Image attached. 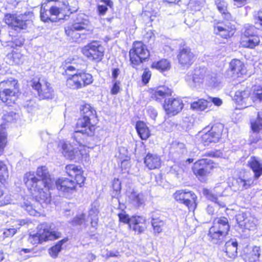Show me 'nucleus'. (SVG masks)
<instances>
[{"instance_id": "45", "label": "nucleus", "mask_w": 262, "mask_h": 262, "mask_svg": "<svg viewBox=\"0 0 262 262\" xmlns=\"http://www.w3.org/2000/svg\"><path fill=\"white\" fill-rule=\"evenodd\" d=\"M8 58L10 59V64H18L22 62L23 55L19 52H13L7 55Z\"/></svg>"}, {"instance_id": "35", "label": "nucleus", "mask_w": 262, "mask_h": 262, "mask_svg": "<svg viewBox=\"0 0 262 262\" xmlns=\"http://www.w3.org/2000/svg\"><path fill=\"white\" fill-rule=\"evenodd\" d=\"M171 95V91L168 88L162 86L157 89L154 93V97L157 101L161 102L163 99L166 98Z\"/></svg>"}, {"instance_id": "14", "label": "nucleus", "mask_w": 262, "mask_h": 262, "mask_svg": "<svg viewBox=\"0 0 262 262\" xmlns=\"http://www.w3.org/2000/svg\"><path fill=\"white\" fill-rule=\"evenodd\" d=\"M25 14L16 16L15 15L7 14L4 17L5 22L15 30L25 29L27 28L29 23V20L24 19Z\"/></svg>"}, {"instance_id": "48", "label": "nucleus", "mask_w": 262, "mask_h": 262, "mask_svg": "<svg viewBox=\"0 0 262 262\" xmlns=\"http://www.w3.org/2000/svg\"><path fill=\"white\" fill-rule=\"evenodd\" d=\"M98 211L97 209H91L89 211L88 217L91 220V226L96 228L97 226L98 221Z\"/></svg>"}, {"instance_id": "60", "label": "nucleus", "mask_w": 262, "mask_h": 262, "mask_svg": "<svg viewBox=\"0 0 262 262\" xmlns=\"http://www.w3.org/2000/svg\"><path fill=\"white\" fill-rule=\"evenodd\" d=\"M107 10L106 5H99L98 6V11L100 15H104Z\"/></svg>"}, {"instance_id": "37", "label": "nucleus", "mask_w": 262, "mask_h": 262, "mask_svg": "<svg viewBox=\"0 0 262 262\" xmlns=\"http://www.w3.org/2000/svg\"><path fill=\"white\" fill-rule=\"evenodd\" d=\"M52 18L51 6H48L47 4H43L40 9L41 19L45 22L49 20L52 21Z\"/></svg>"}, {"instance_id": "31", "label": "nucleus", "mask_w": 262, "mask_h": 262, "mask_svg": "<svg viewBox=\"0 0 262 262\" xmlns=\"http://www.w3.org/2000/svg\"><path fill=\"white\" fill-rule=\"evenodd\" d=\"M215 5L217 10L222 14L224 19L227 20L232 19V16L227 10V3L225 0H216Z\"/></svg>"}, {"instance_id": "42", "label": "nucleus", "mask_w": 262, "mask_h": 262, "mask_svg": "<svg viewBox=\"0 0 262 262\" xmlns=\"http://www.w3.org/2000/svg\"><path fill=\"white\" fill-rule=\"evenodd\" d=\"M68 241V238H64L59 241L54 246H53L49 250L50 255L53 258L56 257L61 250L62 245Z\"/></svg>"}, {"instance_id": "18", "label": "nucleus", "mask_w": 262, "mask_h": 262, "mask_svg": "<svg viewBox=\"0 0 262 262\" xmlns=\"http://www.w3.org/2000/svg\"><path fill=\"white\" fill-rule=\"evenodd\" d=\"M51 11L52 12V21L56 22L61 19H66V16H69L70 14L76 10H72L69 6L65 3L62 7H57L56 6H51Z\"/></svg>"}, {"instance_id": "32", "label": "nucleus", "mask_w": 262, "mask_h": 262, "mask_svg": "<svg viewBox=\"0 0 262 262\" xmlns=\"http://www.w3.org/2000/svg\"><path fill=\"white\" fill-rule=\"evenodd\" d=\"M136 129L137 132L142 140H146L148 139L150 135V131L146 125V124L142 121H138L136 125Z\"/></svg>"}, {"instance_id": "36", "label": "nucleus", "mask_w": 262, "mask_h": 262, "mask_svg": "<svg viewBox=\"0 0 262 262\" xmlns=\"http://www.w3.org/2000/svg\"><path fill=\"white\" fill-rule=\"evenodd\" d=\"M250 124L254 133H259L262 130V114L258 112L256 119H251Z\"/></svg>"}, {"instance_id": "40", "label": "nucleus", "mask_w": 262, "mask_h": 262, "mask_svg": "<svg viewBox=\"0 0 262 262\" xmlns=\"http://www.w3.org/2000/svg\"><path fill=\"white\" fill-rule=\"evenodd\" d=\"M235 183L237 186L236 188L233 189L234 191H242L250 188L253 183V181L251 180H245L238 178L235 180Z\"/></svg>"}, {"instance_id": "44", "label": "nucleus", "mask_w": 262, "mask_h": 262, "mask_svg": "<svg viewBox=\"0 0 262 262\" xmlns=\"http://www.w3.org/2000/svg\"><path fill=\"white\" fill-rule=\"evenodd\" d=\"M251 99L253 101H262V86L260 85L254 86L253 88Z\"/></svg>"}, {"instance_id": "61", "label": "nucleus", "mask_w": 262, "mask_h": 262, "mask_svg": "<svg viewBox=\"0 0 262 262\" xmlns=\"http://www.w3.org/2000/svg\"><path fill=\"white\" fill-rule=\"evenodd\" d=\"M211 101L216 106H220L222 104V101L219 98H210Z\"/></svg>"}, {"instance_id": "10", "label": "nucleus", "mask_w": 262, "mask_h": 262, "mask_svg": "<svg viewBox=\"0 0 262 262\" xmlns=\"http://www.w3.org/2000/svg\"><path fill=\"white\" fill-rule=\"evenodd\" d=\"M173 196L177 202L184 204L189 210L193 211L195 209L197 196L192 191L178 190L173 194Z\"/></svg>"}, {"instance_id": "59", "label": "nucleus", "mask_w": 262, "mask_h": 262, "mask_svg": "<svg viewBox=\"0 0 262 262\" xmlns=\"http://www.w3.org/2000/svg\"><path fill=\"white\" fill-rule=\"evenodd\" d=\"M119 84V82H118L117 81H115L114 85L111 90L112 94L116 95L119 92L120 90Z\"/></svg>"}, {"instance_id": "54", "label": "nucleus", "mask_w": 262, "mask_h": 262, "mask_svg": "<svg viewBox=\"0 0 262 262\" xmlns=\"http://www.w3.org/2000/svg\"><path fill=\"white\" fill-rule=\"evenodd\" d=\"M255 24L259 25L262 28V10L255 12L253 14Z\"/></svg>"}, {"instance_id": "8", "label": "nucleus", "mask_w": 262, "mask_h": 262, "mask_svg": "<svg viewBox=\"0 0 262 262\" xmlns=\"http://www.w3.org/2000/svg\"><path fill=\"white\" fill-rule=\"evenodd\" d=\"M223 126L222 124H217L213 126L208 132L204 129L199 133L200 140L205 145L211 143L218 142L221 137Z\"/></svg>"}, {"instance_id": "34", "label": "nucleus", "mask_w": 262, "mask_h": 262, "mask_svg": "<svg viewBox=\"0 0 262 262\" xmlns=\"http://www.w3.org/2000/svg\"><path fill=\"white\" fill-rule=\"evenodd\" d=\"M260 247L254 246L252 250L245 255L244 258L248 262H254L258 260L260 256Z\"/></svg>"}, {"instance_id": "2", "label": "nucleus", "mask_w": 262, "mask_h": 262, "mask_svg": "<svg viewBox=\"0 0 262 262\" xmlns=\"http://www.w3.org/2000/svg\"><path fill=\"white\" fill-rule=\"evenodd\" d=\"M80 114L81 117L76 123V130L73 135V138L78 143H80L77 139L79 134L92 136L95 130V125L92 122V120L95 118V110L90 104H86L81 106Z\"/></svg>"}, {"instance_id": "1", "label": "nucleus", "mask_w": 262, "mask_h": 262, "mask_svg": "<svg viewBox=\"0 0 262 262\" xmlns=\"http://www.w3.org/2000/svg\"><path fill=\"white\" fill-rule=\"evenodd\" d=\"M36 174L40 179L31 172L27 173L24 179L26 186L35 200L32 202L25 201L22 207L30 215L33 216H39L43 207V204L47 205L50 203L51 198L49 190L53 188L54 183L46 166L38 167Z\"/></svg>"}, {"instance_id": "16", "label": "nucleus", "mask_w": 262, "mask_h": 262, "mask_svg": "<svg viewBox=\"0 0 262 262\" xmlns=\"http://www.w3.org/2000/svg\"><path fill=\"white\" fill-rule=\"evenodd\" d=\"M57 189L63 193V195L68 198L76 190V185L75 181L68 178H60L56 181Z\"/></svg>"}, {"instance_id": "13", "label": "nucleus", "mask_w": 262, "mask_h": 262, "mask_svg": "<svg viewBox=\"0 0 262 262\" xmlns=\"http://www.w3.org/2000/svg\"><path fill=\"white\" fill-rule=\"evenodd\" d=\"M235 218L241 228L249 230H253L256 228L257 221L249 212H239Z\"/></svg>"}, {"instance_id": "63", "label": "nucleus", "mask_w": 262, "mask_h": 262, "mask_svg": "<svg viewBox=\"0 0 262 262\" xmlns=\"http://www.w3.org/2000/svg\"><path fill=\"white\" fill-rule=\"evenodd\" d=\"M234 1L235 2L234 5L238 7L245 5L246 3V0H234Z\"/></svg>"}, {"instance_id": "57", "label": "nucleus", "mask_w": 262, "mask_h": 262, "mask_svg": "<svg viewBox=\"0 0 262 262\" xmlns=\"http://www.w3.org/2000/svg\"><path fill=\"white\" fill-rule=\"evenodd\" d=\"M118 216L120 222L124 223H127L129 225H130V220H131V217H129L127 214L122 213L119 214Z\"/></svg>"}, {"instance_id": "62", "label": "nucleus", "mask_w": 262, "mask_h": 262, "mask_svg": "<svg viewBox=\"0 0 262 262\" xmlns=\"http://www.w3.org/2000/svg\"><path fill=\"white\" fill-rule=\"evenodd\" d=\"M148 114L150 115V117L153 119L155 120L157 116V111L154 109H149L148 110Z\"/></svg>"}, {"instance_id": "64", "label": "nucleus", "mask_w": 262, "mask_h": 262, "mask_svg": "<svg viewBox=\"0 0 262 262\" xmlns=\"http://www.w3.org/2000/svg\"><path fill=\"white\" fill-rule=\"evenodd\" d=\"M96 258V256L92 253H89L87 255V259L89 261V262H93L94 260H95Z\"/></svg>"}, {"instance_id": "17", "label": "nucleus", "mask_w": 262, "mask_h": 262, "mask_svg": "<svg viewBox=\"0 0 262 262\" xmlns=\"http://www.w3.org/2000/svg\"><path fill=\"white\" fill-rule=\"evenodd\" d=\"M212 167L210 160L202 159L194 163L192 170L196 176L203 177L209 173Z\"/></svg>"}, {"instance_id": "27", "label": "nucleus", "mask_w": 262, "mask_h": 262, "mask_svg": "<svg viewBox=\"0 0 262 262\" xmlns=\"http://www.w3.org/2000/svg\"><path fill=\"white\" fill-rule=\"evenodd\" d=\"M71 25L77 30H89V20L88 16L83 13L78 14L74 23Z\"/></svg>"}, {"instance_id": "22", "label": "nucleus", "mask_w": 262, "mask_h": 262, "mask_svg": "<svg viewBox=\"0 0 262 262\" xmlns=\"http://www.w3.org/2000/svg\"><path fill=\"white\" fill-rule=\"evenodd\" d=\"M177 57L179 62L183 66H190L194 59V55L189 48L180 49Z\"/></svg>"}, {"instance_id": "20", "label": "nucleus", "mask_w": 262, "mask_h": 262, "mask_svg": "<svg viewBox=\"0 0 262 262\" xmlns=\"http://www.w3.org/2000/svg\"><path fill=\"white\" fill-rule=\"evenodd\" d=\"M65 169L67 174L71 177H74L75 182L81 186L85 180V178L82 176L83 171L81 168L74 164H70L67 165Z\"/></svg>"}, {"instance_id": "7", "label": "nucleus", "mask_w": 262, "mask_h": 262, "mask_svg": "<svg viewBox=\"0 0 262 262\" xmlns=\"http://www.w3.org/2000/svg\"><path fill=\"white\" fill-rule=\"evenodd\" d=\"M93 81V77L90 74L77 72L67 79V83L70 88L77 90L91 84Z\"/></svg>"}, {"instance_id": "25", "label": "nucleus", "mask_w": 262, "mask_h": 262, "mask_svg": "<svg viewBox=\"0 0 262 262\" xmlns=\"http://www.w3.org/2000/svg\"><path fill=\"white\" fill-rule=\"evenodd\" d=\"M214 32L216 34L219 35L225 38L232 36L234 33L233 28L222 23L215 25Z\"/></svg>"}, {"instance_id": "5", "label": "nucleus", "mask_w": 262, "mask_h": 262, "mask_svg": "<svg viewBox=\"0 0 262 262\" xmlns=\"http://www.w3.org/2000/svg\"><path fill=\"white\" fill-rule=\"evenodd\" d=\"M207 74V70L204 68H196L188 72L185 77V80L187 85L192 89H200Z\"/></svg>"}, {"instance_id": "50", "label": "nucleus", "mask_w": 262, "mask_h": 262, "mask_svg": "<svg viewBox=\"0 0 262 262\" xmlns=\"http://www.w3.org/2000/svg\"><path fill=\"white\" fill-rule=\"evenodd\" d=\"M205 80L208 81V83L213 87H217L220 83L219 78L214 74H206Z\"/></svg>"}, {"instance_id": "46", "label": "nucleus", "mask_w": 262, "mask_h": 262, "mask_svg": "<svg viewBox=\"0 0 262 262\" xmlns=\"http://www.w3.org/2000/svg\"><path fill=\"white\" fill-rule=\"evenodd\" d=\"M129 199L133 201V203L137 206H140L144 203L143 195L136 192H133L129 195Z\"/></svg>"}, {"instance_id": "41", "label": "nucleus", "mask_w": 262, "mask_h": 262, "mask_svg": "<svg viewBox=\"0 0 262 262\" xmlns=\"http://www.w3.org/2000/svg\"><path fill=\"white\" fill-rule=\"evenodd\" d=\"M244 29V30L243 31L242 37H259L257 34L258 30L257 28L254 26L246 25Z\"/></svg>"}, {"instance_id": "39", "label": "nucleus", "mask_w": 262, "mask_h": 262, "mask_svg": "<svg viewBox=\"0 0 262 262\" xmlns=\"http://www.w3.org/2000/svg\"><path fill=\"white\" fill-rule=\"evenodd\" d=\"M151 68L160 71H167L170 69V62L166 59H162L159 61H155L151 64Z\"/></svg>"}, {"instance_id": "12", "label": "nucleus", "mask_w": 262, "mask_h": 262, "mask_svg": "<svg viewBox=\"0 0 262 262\" xmlns=\"http://www.w3.org/2000/svg\"><path fill=\"white\" fill-rule=\"evenodd\" d=\"M82 53L92 60H100L103 56V47L98 41H93L84 46L82 49Z\"/></svg>"}, {"instance_id": "51", "label": "nucleus", "mask_w": 262, "mask_h": 262, "mask_svg": "<svg viewBox=\"0 0 262 262\" xmlns=\"http://www.w3.org/2000/svg\"><path fill=\"white\" fill-rule=\"evenodd\" d=\"M8 177V170L6 165L2 161H0V181L3 183Z\"/></svg>"}, {"instance_id": "30", "label": "nucleus", "mask_w": 262, "mask_h": 262, "mask_svg": "<svg viewBox=\"0 0 262 262\" xmlns=\"http://www.w3.org/2000/svg\"><path fill=\"white\" fill-rule=\"evenodd\" d=\"M244 65L239 60L233 59L230 63V69L232 72L233 75L237 77L239 74L243 75L245 73Z\"/></svg>"}, {"instance_id": "33", "label": "nucleus", "mask_w": 262, "mask_h": 262, "mask_svg": "<svg viewBox=\"0 0 262 262\" xmlns=\"http://www.w3.org/2000/svg\"><path fill=\"white\" fill-rule=\"evenodd\" d=\"M259 37H242L241 38V45L245 48L253 49L259 45Z\"/></svg>"}, {"instance_id": "47", "label": "nucleus", "mask_w": 262, "mask_h": 262, "mask_svg": "<svg viewBox=\"0 0 262 262\" xmlns=\"http://www.w3.org/2000/svg\"><path fill=\"white\" fill-rule=\"evenodd\" d=\"M7 143V134L5 130L0 126V155L3 153Z\"/></svg>"}, {"instance_id": "19", "label": "nucleus", "mask_w": 262, "mask_h": 262, "mask_svg": "<svg viewBox=\"0 0 262 262\" xmlns=\"http://www.w3.org/2000/svg\"><path fill=\"white\" fill-rule=\"evenodd\" d=\"M182 101L179 98L165 99L163 107L167 114L174 116L179 113L183 107Z\"/></svg>"}, {"instance_id": "29", "label": "nucleus", "mask_w": 262, "mask_h": 262, "mask_svg": "<svg viewBox=\"0 0 262 262\" xmlns=\"http://www.w3.org/2000/svg\"><path fill=\"white\" fill-rule=\"evenodd\" d=\"M248 164L254 173V178L257 179L262 174V160L252 157L248 162Z\"/></svg>"}, {"instance_id": "6", "label": "nucleus", "mask_w": 262, "mask_h": 262, "mask_svg": "<svg viewBox=\"0 0 262 262\" xmlns=\"http://www.w3.org/2000/svg\"><path fill=\"white\" fill-rule=\"evenodd\" d=\"M149 56V51L141 41L135 42L129 51L130 60L134 67L143 62Z\"/></svg>"}, {"instance_id": "15", "label": "nucleus", "mask_w": 262, "mask_h": 262, "mask_svg": "<svg viewBox=\"0 0 262 262\" xmlns=\"http://www.w3.org/2000/svg\"><path fill=\"white\" fill-rule=\"evenodd\" d=\"M17 84L16 81L13 79L2 81L0 83V99L4 102L11 100L14 96L15 92L12 88Z\"/></svg>"}, {"instance_id": "56", "label": "nucleus", "mask_w": 262, "mask_h": 262, "mask_svg": "<svg viewBox=\"0 0 262 262\" xmlns=\"http://www.w3.org/2000/svg\"><path fill=\"white\" fill-rule=\"evenodd\" d=\"M151 72L148 69H145L142 75V81L145 83L146 84L148 82L150 77H151Z\"/></svg>"}, {"instance_id": "3", "label": "nucleus", "mask_w": 262, "mask_h": 262, "mask_svg": "<svg viewBox=\"0 0 262 262\" xmlns=\"http://www.w3.org/2000/svg\"><path fill=\"white\" fill-rule=\"evenodd\" d=\"M229 229L227 218L220 217L215 219L208 234L209 241L214 244H221L225 241Z\"/></svg>"}, {"instance_id": "23", "label": "nucleus", "mask_w": 262, "mask_h": 262, "mask_svg": "<svg viewBox=\"0 0 262 262\" xmlns=\"http://www.w3.org/2000/svg\"><path fill=\"white\" fill-rule=\"evenodd\" d=\"M251 91L248 88L237 91L234 95V100L242 107H247V102L251 97Z\"/></svg>"}, {"instance_id": "24", "label": "nucleus", "mask_w": 262, "mask_h": 262, "mask_svg": "<svg viewBox=\"0 0 262 262\" xmlns=\"http://www.w3.org/2000/svg\"><path fill=\"white\" fill-rule=\"evenodd\" d=\"M129 227L138 233L143 232L146 228V220L142 216H132Z\"/></svg>"}, {"instance_id": "49", "label": "nucleus", "mask_w": 262, "mask_h": 262, "mask_svg": "<svg viewBox=\"0 0 262 262\" xmlns=\"http://www.w3.org/2000/svg\"><path fill=\"white\" fill-rule=\"evenodd\" d=\"M164 224V222L159 218L152 219L151 225L156 233H159L162 232Z\"/></svg>"}, {"instance_id": "11", "label": "nucleus", "mask_w": 262, "mask_h": 262, "mask_svg": "<svg viewBox=\"0 0 262 262\" xmlns=\"http://www.w3.org/2000/svg\"><path fill=\"white\" fill-rule=\"evenodd\" d=\"M58 146L61 148L62 155L68 159L77 160L84 155L82 150L84 147L81 145L76 148L68 142L60 141Z\"/></svg>"}, {"instance_id": "9", "label": "nucleus", "mask_w": 262, "mask_h": 262, "mask_svg": "<svg viewBox=\"0 0 262 262\" xmlns=\"http://www.w3.org/2000/svg\"><path fill=\"white\" fill-rule=\"evenodd\" d=\"M31 86L35 90L40 99H49L53 96V90L50 84L43 78H34L31 81Z\"/></svg>"}, {"instance_id": "55", "label": "nucleus", "mask_w": 262, "mask_h": 262, "mask_svg": "<svg viewBox=\"0 0 262 262\" xmlns=\"http://www.w3.org/2000/svg\"><path fill=\"white\" fill-rule=\"evenodd\" d=\"M85 214H81L77 215L72 221L73 225H81L84 221Z\"/></svg>"}, {"instance_id": "58", "label": "nucleus", "mask_w": 262, "mask_h": 262, "mask_svg": "<svg viewBox=\"0 0 262 262\" xmlns=\"http://www.w3.org/2000/svg\"><path fill=\"white\" fill-rule=\"evenodd\" d=\"M16 230L15 228L6 229L4 230L3 234L5 237H8L13 236L16 233Z\"/></svg>"}, {"instance_id": "52", "label": "nucleus", "mask_w": 262, "mask_h": 262, "mask_svg": "<svg viewBox=\"0 0 262 262\" xmlns=\"http://www.w3.org/2000/svg\"><path fill=\"white\" fill-rule=\"evenodd\" d=\"M112 187L113 189L112 196L118 199L121 190V182L119 179H114Z\"/></svg>"}, {"instance_id": "38", "label": "nucleus", "mask_w": 262, "mask_h": 262, "mask_svg": "<svg viewBox=\"0 0 262 262\" xmlns=\"http://www.w3.org/2000/svg\"><path fill=\"white\" fill-rule=\"evenodd\" d=\"M64 30L66 35L73 41H76L80 37V34L77 31L81 30H76L71 25L66 26Z\"/></svg>"}, {"instance_id": "26", "label": "nucleus", "mask_w": 262, "mask_h": 262, "mask_svg": "<svg viewBox=\"0 0 262 262\" xmlns=\"http://www.w3.org/2000/svg\"><path fill=\"white\" fill-rule=\"evenodd\" d=\"M237 245V242L233 239H230L226 243L223 251L230 260H233L236 257Z\"/></svg>"}, {"instance_id": "28", "label": "nucleus", "mask_w": 262, "mask_h": 262, "mask_svg": "<svg viewBox=\"0 0 262 262\" xmlns=\"http://www.w3.org/2000/svg\"><path fill=\"white\" fill-rule=\"evenodd\" d=\"M144 163L149 169H154L160 167L161 161L157 155L149 153L145 158Z\"/></svg>"}, {"instance_id": "21", "label": "nucleus", "mask_w": 262, "mask_h": 262, "mask_svg": "<svg viewBox=\"0 0 262 262\" xmlns=\"http://www.w3.org/2000/svg\"><path fill=\"white\" fill-rule=\"evenodd\" d=\"M223 187L221 185L216 186L213 189L210 190L207 189L203 190V194L209 200L219 204L221 207H225V204L223 202H218V197L224 196Z\"/></svg>"}, {"instance_id": "53", "label": "nucleus", "mask_w": 262, "mask_h": 262, "mask_svg": "<svg viewBox=\"0 0 262 262\" xmlns=\"http://www.w3.org/2000/svg\"><path fill=\"white\" fill-rule=\"evenodd\" d=\"M63 69L64 70V72L66 74L71 76L73 75L72 73L75 72V73H80L79 71V69L78 68L77 66H74L73 65H70V64H66L63 66Z\"/></svg>"}, {"instance_id": "43", "label": "nucleus", "mask_w": 262, "mask_h": 262, "mask_svg": "<svg viewBox=\"0 0 262 262\" xmlns=\"http://www.w3.org/2000/svg\"><path fill=\"white\" fill-rule=\"evenodd\" d=\"M208 103L207 100L201 99L192 103L191 108L197 111H204L207 108Z\"/></svg>"}, {"instance_id": "4", "label": "nucleus", "mask_w": 262, "mask_h": 262, "mask_svg": "<svg viewBox=\"0 0 262 262\" xmlns=\"http://www.w3.org/2000/svg\"><path fill=\"white\" fill-rule=\"evenodd\" d=\"M61 233L53 231L47 224H42L38 227L37 232L30 235L29 241L33 245L41 243L48 240H54L61 237Z\"/></svg>"}]
</instances>
